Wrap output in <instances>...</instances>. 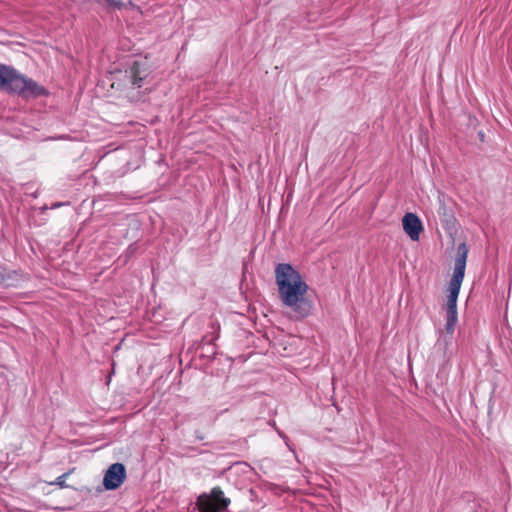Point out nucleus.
I'll return each instance as SVG.
<instances>
[{"label":"nucleus","instance_id":"nucleus-1","mask_svg":"<svg viewBox=\"0 0 512 512\" xmlns=\"http://www.w3.org/2000/svg\"><path fill=\"white\" fill-rule=\"evenodd\" d=\"M275 280L279 298L292 317L301 320L309 316L313 304L306 298L309 287L300 273L291 264L280 263L275 268Z\"/></svg>","mask_w":512,"mask_h":512},{"label":"nucleus","instance_id":"nucleus-2","mask_svg":"<svg viewBox=\"0 0 512 512\" xmlns=\"http://www.w3.org/2000/svg\"><path fill=\"white\" fill-rule=\"evenodd\" d=\"M468 247L460 243L457 247L455 266L452 278L449 283V294L446 303V331L452 334L457 323V299L464 279Z\"/></svg>","mask_w":512,"mask_h":512},{"label":"nucleus","instance_id":"nucleus-3","mask_svg":"<svg viewBox=\"0 0 512 512\" xmlns=\"http://www.w3.org/2000/svg\"><path fill=\"white\" fill-rule=\"evenodd\" d=\"M0 89L24 97H38L45 89L31 78L26 77L13 66L0 63Z\"/></svg>","mask_w":512,"mask_h":512},{"label":"nucleus","instance_id":"nucleus-4","mask_svg":"<svg viewBox=\"0 0 512 512\" xmlns=\"http://www.w3.org/2000/svg\"><path fill=\"white\" fill-rule=\"evenodd\" d=\"M231 500L225 496L219 486L213 487L209 493L198 496L196 506L199 512H225Z\"/></svg>","mask_w":512,"mask_h":512},{"label":"nucleus","instance_id":"nucleus-5","mask_svg":"<svg viewBox=\"0 0 512 512\" xmlns=\"http://www.w3.org/2000/svg\"><path fill=\"white\" fill-rule=\"evenodd\" d=\"M126 478V468L121 463L109 466L104 474L103 486L106 490H115L121 486Z\"/></svg>","mask_w":512,"mask_h":512},{"label":"nucleus","instance_id":"nucleus-6","mask_svg":"<svg viewBox=\"0 0 512 512\" xmlns=\"http://www.w3.org/2000/svg\"><path fill=\"white\" fill-rule=\"evenodd\" d=\"M151 65L147 57L134 60L130 67V78L132 86L140 88L142 81L151 74Z\"/></svg>","mask_w":512,"mask_h":512},{"label":"nucleus","instance_id":"nucleus-7","mask_svg":"<svg viewBox=\"0 0 512 512\" xmlns=\"http://www.w3.org/2000/svg\"><path fill=\"white\" fill-rule=\"evenodd\" d=\"M402 226L411 240H419L420 234L423 231V224L416 214L411 212L406 213L402 218Z\"/></svg>","mask_w":512,"mask_h":512},{"label":"nucleus","instance_id":"nucleus-8","mask_svg":"<svg viewBox=\"0 0 512 512\" xmlns=\"http://www.w3.org/2000/svg\"><path fill=\"white\" fill-rule=\"evenodd\" d=\"M68 475H69V472L62 474L59 477H57L54 482H51L50 484L51 485H57L60 488H66L67 484H66L65 481H66V478H67Z\"/></svg>","mask_w":512,"mask_h":512},{"label":"nucleus","instance_id":"nucleus-9","mask_svg":"<svg viewBox=\"0 0 512 512\" xmlns=\"http://www.w3.org/2000/svg\"><path fill=\"white\" fill-rule=\"evenodd\" d=\"M439 215H446V207L445 205H442L438 211Z\"/></svg>","mask_w":512,"mask_h":512}]
</instances>
